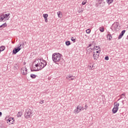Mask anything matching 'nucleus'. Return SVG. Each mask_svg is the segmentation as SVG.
I'll return each mask as SVG.
<instances>
[{
    "mask_svg": "<svg viewBox=\"0 0 128 128\" xmlns=\"http://www.w3.org/2000/svg\"><path fill=\"white\" fill-rule=\"evenodd\" d=\"M62 55L60 53H54L52 55V60L54 62H58L60 60H62Z\"/></svg>",
    "mask_w": 128,
    "mask_h": 128,
    "instance_id": "nucleus-1",
    "label": "nucleus"
},
{
    "mask_svg": "<svg viewBox=\"0 0 128 128\" xmlns=\"http://www.w3.org/2000/svg\"><path fill=\"white\" fill-rule=\"evenodd\" d=\"M24 116L26 118H30L32 116V110L28 108L26 110Z\"/></svg>",
    "mask_w": 128,
    "mask_h": 128,
    "instance_id": "nucleus-2",
    "label": "nucleus"
},
{
    "mask_svg": "<svg viewBox=\"0 0 128 128\" xmlns=\"http://www.w3.org/2000/svg\"><path fill=\"white\" fill-rule=\"evenodd\" d=\"M118 106H120V104L117 102L114 103V108L112 110V114H116L118 110Z\"/></svg>",
    "mask_w": 128,
    "mask_h": 128,
    "instance_id": "nucleus-3",
    "label": "nucleus"
},
{
    "mask_svg": "<svg viewBox=\"0 0 128 128\" xmlns=\"http://www.w3.org/2000/svg\"><path fill=\"white\" fill-rule=\"evenodd\" d=\"M40 60V70H42L45 66H46L47 63L46 61L45 60Z\"/></svg>",
    "mask_w": 128,
    "mask_h": 128,
    "instance_id": "nucleus-4",
    "label": "nucleus"
},
{
    "mask_svg": "<svg viewBox=\"0 0 128 128\" xmlns=\"http://www.w3.org/2000/svg\"><path fill=\"white\" fill-rule=\"evenodd\" d=\"M20 50H22V48L20 47V46L17 48H14L12 50V54H18V52H20Z\"/></svg>",
    "mask_w": 128,
    "mask_h": 128,
    "instance_id": "nucleus-5",
    "label": "nucleus"
},
{
    "mask_svg": "<svg viewBox=\"0 0 128 128\" xmlns=\"http://www.w3.org/2000/svg\"><path fill=\"white\" fill-rule=\"evenodd\" d=\"M21 72L22 74L26 76V74H28V70L26 68H22L21 69Z\"/></svg>",
    "mask_w": 128,
    "mask_h": 128,
    "instance_id": "nucleus-6",
    "label": "nucleus"
},
{
    "mask_svg": "<svg viewBox=\"0 0 128 128\" xmlns=\"http://www.w3.org/2000/svg\"><path fill=\"white\" fill-rule=\"evenodd\" d=\"M119 26V24L118 22H116L112 25V28H114V30H118L120 28Z\"/></svg>",
    "mask_w": 128,
    "mask_h": 128,
    "instance_id": "nucleus-7",
    "label": "nucleus"
},
{
    "mask_svg": "<svg viewBox=\"0 0 128 128\" xmlns=\"http://www.w3.org/2000/svg\"><path fill=\"white\" fill-rule=\"evenodd\" d=\"M98 4H100L101 8H102L104 5L106 4V2H104V0H98Z\"/></svg>",
    "mask_w": 128,
    "mask_h": 128,
    "instance_id": "nucleus-8",
    "label": "nucleus"
},
{
    "mask_svg": "<svg viewBox=\"0 0 128 128\" xmlns=\"http://www.w3.org/2000/svg\"><path fill=\"white\" fill-rule=\"evenodd\" d=\"M93 58L94 60H97L100 57V54H96V52H93Z\"/></svg>",
    "mask_w": 128,
    "mask_h": 128,
    "instance_id": "nucleus-9",
    "label": "nucleus"
},
{
    "mask_svg": "<svg viewBox=\"0 0 128 128\" xmlns=\"http://www.w3.org/2000/svg\"><path fill=\"white\" fill-rule=\"evenodd\" d=\"M67 80H72L76 78V76H72V74H69L66 76Z\"/></svg>",
    "mask_w": 128,
    "mask_h": 128,
    "instance_id": "nucleus-10",
    "label": "nucleus"
},
{
    "mask_svg": "<svg viewBox=\"0 0 128 128\" xmlns=\"http://www.w3.org/2000/svg\"><path fill=\"white\" fill-rule=\"evenodd\" d=\"M4 16V18L6 19V20H8L10 19V14L8 13L6 14H3Z\"/></svg>",
    "mask_w": 128,
    "mask_h": 128,
    "instance_id": "nucleus-11",
    "label": "nucleus"
},
{
    "mask_svg": "<svg viewBox=\"0 0 128 128\" xmlns=\"http://www.w3.org/2000/svg\"><path fill=\"white\" fill-rule=\"evenodd\" d=\"M126 32V30H123L122 31V32H120V34L118 36V40H120V38H122V36H124V33Z\"/></svg>",
    "mask_w": 128,
    "mask_h": 128,
    "instance_id": "nucleus-12",
    "label": "nucleus"
},
{
    "mask_svg": "<svg viewBox=\"0 0 128 128\" xmlns=\"http://www.w3.org/2000/svg\"><path fill=\"white\" fill-rule=\"evenodd\" d=\"M106 38L108 40H112V34H110V32L107 34Z\"/></svg>",
    "mask_w": 128,
    "mask_h": 128,
    "instance_id": "nucleus-13",
    "label": "nucleus"
},
{
    "mask_svg": "<svg viewBox=\"0 0 128 128\" xmlns=\"http://www.w3.org/2000/svg\"><path fill=\"white\" fill-rule=\"evenodd\" d=\"M57 14L58 16V17L60 18H62V14L61 12H57Z\"/></svg>",
    "mask_w": 128,
    "mask_h": 128,
    "instance_id": "nucleus-14",
    "label": "nucleus"
},
{
    "mask_svg": "<svg viewBox=\"0 0 128 128\" xmlns=\"http://www.w3.org/2000/svg\"><path fill=\"white\" fill-rule=\"evenodd\" d=\"M7 26L8 24H6V22L4 23L2 25L0 26V30H2L4 28H6V26Z\"/></svg>",
    "mask_w": 128,
    "mask_h": 128,
    "instance_id": "nucleus-15",
    "label": "nucleus"
},
{
    "mask_svg": "<svg viewBox=\"0 0 128 128\" xmlns=\"http://www.w3.org/2000/svg\"><path fill=\"white\" fill-rule=\"evenodd\" d=\"M4 20H6L4 18V14H2L0 16V22H4Z\"/></svg>",
    "mask_w": 128,
    "mask_h": 128,
    "instance_id": "nucleus-16",
    "label": "nucleus"
},
{
    "mask_svg": "<svg viewBox=\"0 0 128 128\" xmlns=\"http://www.w3.org/2000/svg\"><path fill=\"white\" fill-rule=\"evenodd\" d=\"M34 69L30 68V71L31 72H38V70H38V68H36V67H34Z\"/></svg>",
    "mask_w": 128,
    "mask_h": 128,
    "instance_id": "nucleus-17",
    "label": "nucleus"
},
{
    "mask_svg": "<svg viewBox=\"0 0 128 128\" xmlns=\"http://www.w3.org/2000/svg\"><path fill=\"white\" fill-rule=\"evenodd\" d=\"M4 50H6V46H2L0 47V52H4Z\"/></svg>",
    "mask_w": 128,
    "mask_h": 128,
    "instance_id": "nucleus-18",
    "label": "nucleus"
},
{
    "mask_svg": "<svg viewBox=\"0 0 128 128\" xmlns=\"http://www.w3.org/2000/svg\"><path fill=\"white\" fill-rule=\"evenodd\" d=\"M80 110H82V109L80 108H78V107H77V108L75 110L74 112H75L78 114Z\"/></svg>",
    "mask_w": 128,
    "mask_h": 128,
    "instance_id": "nucleus-19",
    "label": "nucleus"
},
{
    "mask_svg": "<svg viewBox=\"0 0 128 128\" xmlns=\"http://www.w3.org/2000/svg\"><path fill=\"white\" fill-rule=\"evenodd\" d=\"M106 2H107L108 4H110L114 2V0H106Z\"/></svg>",
    "mask_w": 128,
    "mask_h": 128,
    "instance_id": "nucleus-20",
    "label": "nucleus"
},
{
    "mask_svg": "<svg viewBox=\"0 0 128 128\" xmlns=\"http://www.w3.org/2000/svg\"><path fill=\"white\" fill-rule=\"evenodd\" d=\"M22 111H20L17 114V116L18 118H20L22 117Z\"/></svg>",
    "mask_w": 128,
    "mask_h": 128,
    "instance_id": "nucleus-21",
    "label": "nucleus"
},
{
    "mask_svg": "<svg viewBox=\"0 0 128 128\" xmlns=\"http://www.w3.org/2000/svg\"><path fill=\"white\" fill-rule=\"evenodd\" d=\"M30 76L31 78H36V75L34 74H30Z\"/></svg>",
    "mask_w": 128,
    "mask_h": 128,
    "instance_id": "nucleus-22",
    "label": "nucleus"
},
{
    "mask_svg": "<svg viewBox=\"0 0 128 128\" xmlns=\"http://www.w3.org/2000/svg\"><path fill=\"white\" fill-rule=\"evenodd\" d=\"M93 50H100V46H94Z\"/></svg>",
    "mask_w": 128,
    "mask_h": 128,
    "instance_id": "nucleus-23",
    "label": "nucleus"
},
{
    "mask_svg": "<svg viewBox=\"0 0 128 128\" xmlns=\"http://www.w3.org/2000/svg\"><path fill=\"white\" fill-rule=\"evenodd\" d=\"M99 30L101 32H104V27H100Z\"/></svg>",
    "mask_w": 128,
    "mask_h": 128,
    "instance_id": "nucleus-24",
    "label": "nucleus"
},
{
    "mask_svg": "<svg viewBox=\"0 0 128 128\" xmlns=\"http://www.w3.org/2000/svg\"><path fill=\"white\" fill-rule=\"evenodd\" d=\"M126 96V94L124 93H123L121 95H120V98H124Z\"/></svg>",
    "mask_w": 128,
    "mask_h": 128,
    "instance_id": "nucleus-25",
    "label": "nucleus"
},
{
    "mask_svg": "<svg viewBox=\"0 0 128 128\" xmlns=\"http://www.w3.org/2000/svg\"><path fill=\"white\" fill-rule=\"evenodd\" d=\"M66 46H70V41H66Z\"/></svg>",
    "mask_w": 128,
    "mask_h": 128,
    "instance_id": "nucleus-26",
    "label": "nucleus"
},
{
    "mask_svg": "<svg viewBox=\"0 0 128 128\" xmlns=\"http://www.w3.org/2000/svg\"><path fill=\"white\" fill-rule=\"evenodd\" d=\"M48 14H43V17L44 18H48Z\"/></svg>",
    "mask_w": 128,
    "mask_h": 128,
    "instance_id": "nucleus-27",
    "label": "nucleus"
},
{
    "mask_svg": "<svg viewBox=\"0 0 128 128\" xmlns=\"http://www.w3.org/2000/svg\"><path fill=\"white\" fill-rule=\"evenodd\" d=\"M20 46L21 48H24V42H22L20 44Z\"/></svg>",
    "mask_w": 128,
    "mask_h": 128,
    "instance_id": "nucleus-28",
    "label": "nucleus"
},
{
    "mask_svg": "<svg viewBox=\"0 0 128 128\" xmlns=\"http://www.w3.org/2000/svg\"><path fill=\"white\" fill-rule=\"evenodd\" d=\"M36 68H38V66L40 67V63L38 62L36 64H35Z\"/></svg>",
    "mask_w": 128,
    "mask_h": 128,
    "instance_id": "nucleus-29",
    "label": "nucleus"
},
{
    "mask_svg": "<svg viewBox=\"0 0 128 128\" xmlns=\"http://www.w3.org/2000/svg\"><path fill=\"white\" fill-rule=\"evenodd\" d=\"M86 34H90V29L88 28L86 30Z\"/></svg>",
    "mask_w": 128,
    "mask_h": 128,
    "instance_id": "nucleus-30",
    "label": "nucleus"
},
{
    "mask_svg": "<svg viewBox=\"0 0 128 128\" xmlns=\"http://www.w3.org/2000/svg\"><path fill=\"white\" fill-rule=\"evenodd\" d=\"M71 40L73 42H76V38L74 37H72L71 38Z\"/></svg>",
    "mask_w": 128,
    "mask_h": 128,
    "instance_id": "nucleus-31",
    "label": "nucleus"
},
{
    "mask_svg": "<svg viewBox=\"0 0 128 128\" xmlns=\"http://www.w3.org/2000/svg\"><path fill=\"white\" fill-rule=\"evenodd\" d=\"M106 60H110V58H108V56H106L105 57Z\"/></svg>",
    "mask_w": 128,
    "mask_h": 128,
    "instance_id": "nucleus-32",
    "label": "nucleus"
},
{
    "mask_svg": "<svg viewBox=\"0 0 128 128\" xmlns=\"http://www.w3.org/2000/svg\"><path fill=\"white\" fill-rule=\"evenodd\" d=\"M96 54H100V50H99L98 51H96Z\"/></svg>",
    "mask_w": 128,
    "mask_h": 128,
    "instance_id": "nucleus-33",
    "label": "nucleus"
},
{
    "mask_svg": "<svg viewBox=\"0 0 128 128\" xmlns=\"http://www.w3.org/2000/svg\"><path fill=\"white\" fill-rule=\"evenodd\" d=\"M86 4V2H84V1H83L82 2V6H84V4Z\"/></svg>",
    "mask_w": 128,
    "mask_h": 128,
    "instance_id": "nucleus-34",
    "label": "nucleus"
},
{
    "mask_svg": "<svg viewBox=\"0 0 128 128\" xmlns=\"http://www.w3.org/2000/svg\"><path fill=\"white\" fill-rule=\"evenodd\" d=\"M44 100H42L40 102V104H44Z\"/></svg>",
    "mask_w": 128,
    "mask_h": 128,
    "instance_id": "nucleus-35",
    "label": "nucleus"
},
{
    "mask_svg": "<svg viewBox=\"0 0 128 128\" xmlns=\"http://www.w3.org/2000/svg\"><path fill=\"white\" fill-rule=\"evenodd\" d=\"M92 48H90L89 49H88V50H90V52H92Z\"/></svg>",
    "mask_w": 128,
    "mask_h": 128,
    "instance_id": "nucleus-36",
    "label": "nucleus"
},
{
    "mask_svg": "<svg viewBox=\"0 0 128 128\" xmlns=\"http://www.w3.org/2000/svg\"><path fill=\"white\" fill-rule=\"evenodd\" d=\"M45 20V22H48V18H44Z\"/></svg>",
    "mask_w": 128,
    "mask_h": 128,
    "instance_id": "nucleus-37",
    "label": "nucleus"
},
{
    "mask_svg": "<svg viewBox=\"0 0 128 128\" xmlns=\"http://www.w3.org/2000/svg\"><path fill=\"white\" fill-rule=\"evenodd\" d=\"M8 122H9L10 124H12V122H12V120H11L10 118H9V119H8Z\"/></svg>",
    "mask_w": 128,
    "mask_h": 128,
    "instance_id": "nucleus-38",
    "label": "nucleus"
},
{
    "mask_svg": "<svg viewBox=\"0 0 128 128\" xmlns=\"http://www.w3.org/2000/svg\"><path fill=\"white\" fill-rule=\"evenodd\" d=\"M81 108V110H84V107H82V108Z\"/></svg>",
    "mask_w": 128,
    "mask_h": 128,
    "instance_id": "nucleus-39",
    "label": "nucleus"
},
{
    "mask_svg": "<svg viewBox=\"0 0 128 128\" xmlns=\"http://www.w3.org/2000/svg\"><path fill=\"white\" fill-rule=\"evenodd\" d=\"M92 46V44H89L87 48H90V46Z\"/></svg>",
    "mask_w": 128,
    "mask_h": 128,
    "instance_id": "nucleus-40",
    "label": "nucleus"
},
{
    "mask_svg": "<svg viewBox=\"0 0 128 128\" xmlns=\"http://www.w3.org/2000/svg\"><path fill=\"white\" fill-rule=\"evenodd\" d=\"M78 108H82V106H80V105H78Z\"/></svg>",
    "mask_w": 128,
    "mask_h": 128,
    "instance_id": "nucleus-41",
    "label": "nucleus"
},
{
    "mask_svg": "<svg viewBox=\"0 0 128 128\" xmlns=\"http://www.w3.org/2000/svg\"><path fill=\"white\" fill-rule=\"evenodd\" d=\"M124 100H122V104L123 105L124 104Z\"/></svg>",
    "mask_w": 128,
    "mask_h": 128,
    "instance_id": "nucleus-42",
    "label": "nucleus"
},
{
    "mask_svg": "<svg viewBox=\"0 0 128 128\" xmlns=\"http://www.w3.org/2000/svg\"><path fill=\"white\" fill-rule=\"evenodd\" d=\"M2 116V113L0 112V116Z\"/></svg>",
    "mask_w": 128,
    "mask_h": 128,
    "instance_id": "nucleus-43",
    "label": "nucleus"
},
{
    "mask_svg": "<svg viewBox=\"0 0 128 128\" xmlns=\"http://www.w3.org/2000/svg\"><path fill=\"white\" fill-rule=\"evenodd\" d=\"M82 12H84V10H80V11L79 10V12H80V13Z\"/></svg>",
    "mask_w": 128,
    "mask_h": 128,
    "instance_id": "nucleus-44",
    "label": "nucleus"
},
{
    "mask_svg": "<svg viewBox=\"0 0 128 128\" xmlns=\"http://www.w3.org/2000/svg\"><path fill=\"white\" fill-rule=\"evenodd\" d=\"M85 108H88V106L86 105L85 106Z\"/></svg>",
    "mask_w": 128,
    "mask_h": 128,
    "instance_id": "nucleus-45",
    "label": "nucleus"
},
{
    "mask_svg": "<svg viewBox=\"0 0 128 128\" xmlns=\"http://www.w3.org/2000/svg\"><path fill=\"white\" fill-rule=\"evenodd\" d=\"M120 98L118 99V100H117V102H118V100H120Z\"/></svg>",
    "mask_w": 128,
    "mask_h": 128,
    "instance_id": "nucleus-46",
    "label": "nucleus"
},
{
    "mask_svg": "<svg viewBox=\"0 0 128 128\" xmlns=\"http://www.w3.org/2000/svg\"><path fill=\"white\" fill-rule=\"evenodd\" d=\"M14 68H16V67H14Z\"/></svg>",
    "mask_w": 128,
    "mask_h": 128,
    "instance_id": "nucleus-47",
    "label": "nucleus"
}]
</instances>
